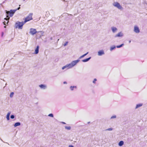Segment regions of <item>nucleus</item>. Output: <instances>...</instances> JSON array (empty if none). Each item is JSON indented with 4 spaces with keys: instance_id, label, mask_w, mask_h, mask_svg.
<instances>
[{
    "instance_id": "f257e3e1",
    "label": "nucleus",
    "mask_w": 147,
    "mask_h": 147,
    "mask_svg": "<svg viewBox=\"0 0 147 147\" xmlns=\"http://www.w3.org/2000/svg\"><path fill=\"white\" fill-rule=\"evenodd\" d=\"M30 33L32 35H34L36 33L37 36H39L41 37L43 36V32L42 31L37 32L36 29L31 28L30 30Z\"/></svg>"
},
{
    "instance_id": "f03ea898",
    "label": "nucleus",
    "mask_w": 147,
    "mask_h": 147,
    "mask_svg": "<svg viewBox=\"0 0 147 147\" xmlns=\"http://www.w3.org/2000/svg\"><path fill=\"white\" fill-rule=\"evenodd\" d=\"M16 10H11L10 11H7L6 10V13L7 14L6 18H5V20L7 21V23L8 22V20L9 19L10 17H12L13 16L14 13H15Z\"/></svg>"
},
{
    "instance_id": "7ed1b4c3",
    "label": "nucleus",
    "mask_w": 147,
    "mask_h": 147,
    "mask_svg": "<svg viewBox=\"0 0 147 147\" xmlns=\"http://www.w3.org/2000/svg\"><path fill=\"white\" fill-rule=\"evenodd\" d=\"M25 24V23L24 22H17L15 23V28H18L20 29H22V28L23 25Z\"/></svg>"
},
{
    "instance_id": "20e7f679",
    "label": "nucleus",
    "mask_w": 147,
    "mask_h": 147,
    "mask_svg": "<svg viewBox=\"0 0 147 147\" xmlns=\"http://www.w3.org/2000/svg\"><path fill=\"white\" fill-rule=\"evenodd\" d=\"M32 19V14H30L28 16L26 17L25 18V20L24 22L25 23L29 21Z\"/></svg>"
},
{
    "instance_id": "39448f33",
    "label": "nucleus",
    "mask_w": 147,
    "mask_h": 147,
    "mask_svg": "<svg viewBox=\"0 0 147 147\" xmlns=\"http://www.w3.org/2000/svg\"><path fill=\"white\" fill-rule=\"evenodd\" d=\"M80 61V59H78L76 60L73 61L69 63L71 68L75 65Z\"/></svg>"
},
{
    "instance_id": "423d86ee",
    "label": "nucleus",
    "mask_w": 147,
    "mask_h": 147,
    "mask_svg": "<svg viewBox=\"0 0 147 147\" xmlns=\"http://www.w3.org/2000/svg\"><path fill=\"white\" fill-rule=\"evenodd\" d=\"M71 68V67L70 66V65L69 64H67L63 66L62 67V69L63 70V69H66V70H67V69H70Z\"/></svg>"
},
{
    "instance_id": "0eeeda50",
    "label": "nucleus",
    "mask_w": 147,
    "mask_h": 147,
    "mask_svg": "<svg viewBox=\"0 0 147 147\" xmlns=\"http://www.w3.org/2000/svg\"><path fill=\"white\" fill-rule=\"evenodd\" d=\"M114 6L117 7L118 9H121L122 8V7L120 5V4L118 3H115L113 4Z\"/></svg>"
},
{
    "instance_id": "6e6552de",
    "label": "nucleus",
    "mask_w": 147,
    "mask_h": 147,
    "mask_svg": "<svg viewBox=\"0 0 147 147\" xmlns=\"http://www.w3.org/2000/svg\"><path fill=\"white\" fill-rule=\"evenodd\" d=\"M104 54L105 52L103 50H100L98 52V55L99 56H101Z\"/></svg>"
},
{
    "instance_id": "1a4fd4ad",
    "label": "nucleus",
    "mask_w": 147,
    "mask_h": 147,
    "mask_svg": "<svg viewBox=\"0 0 147 147\" xmlns=\"http://www.w3.org/2000/svg\"><path fill=\"white\" fill-rule=\"evenodd\" d=\"M39 46L38 45L36 46V48L35 49V51L34 53V54H37L38 53L39 50Z\"/></svg>"
},
{
    "instance_id": "9d476101",
    "label": "nucleus",
    "mask_w": 147,
    "mask_h": 147,
    "mask_svg": "<svg viewBox=\"0 0 147 147\" xmlns=\"http://www.w3.org/2000/svg\"><path fill=\"white\" fill-rule=\"evenodd\" d=\"M134 31L137 33H138L140 32V30L139 28L137 26H135L134 27Z\"/></svg>"
},
{
    "instance_id": "9b49d317",
    "label": "nucleus",
    "mask_w": 147,
    "mask_h": 147,
    "mask_svg": "<svg viewBox=\"0 0 147 147\" xmlns=\"http://www.w3.org/2000/svg\"><path fill=\"white\" fill-rule=\"evenodd\" d=\"M40 88L42 89H45L47 88V86L46 85L44 84H41L39 85Z\"/></svg>"
},
{
    "instance_id": "f8f14e48",
    "label": "nucleus",
    "mask_w": 147,
    "mask_h": 147,
    "mask_svg": "<svg viewBox=\"0 0 147 147\" xmlns=\"http://www.w3.org/2000/svg\"><path fill=\"white\" fill-rule=\"evenodd\" d=\"M91 58V57H90L87 58L85 59L82 60V61L83 62H86L88 61Z\"/></svg>"
},
{
    "instance_id": "ddd939ff",
    "label": "nucleus",
    "mask_w": 147,
    "mask_h": 147,
    "mask_svg": "<svg viewBox=\"0 0 147 147\" xmlns=\"http://www.w3.org/2000/svg\"><path fill=\"white\" fill-rule=\"evenodd\" d=\"M143 105L142 103H139L137 104L136 105V107L135 108L136 109H137L138 108L141 107Z\"/></svg>"
},
{
    "instance_id": "4468645a",
    "label": "nucleus",
    "mask_w": 147,
    "mask_h": 147,
    "mask_svg": "<svg viewBox=\"0 0 147 147\" xmlns=\"http://www.w3.org/2000/svg\"><path fill=\"white\" fill-rule=\"evenodd\" d=\"M21 125V123L20 122H17L14 125V127H16L18 126H20Z\"/></svg>"
},
{
    "instance_id": "2eb2a0df",
    "label": "nucleus",
    "mask_w": 147,
    "mask_h": 147,
    "mask_svg": "<svg viewBox=\"0 0 147 147\" xmlns=\"http://www.w3.org/2000/svg\"><path fill=\"white\" fill-rule=\"evenodd\" d=\"M77 88V86H71L70 87V89L71 91H73L74 90V89Z\"/></svg>"
},
{
    "instance_id": "dca6fc26",
    "label": "nucleus",
    "mask_w": 147,
    "mask_h": 147,
    "mask_svg": "<svg viewBox=\"0 0 147 147\" xmlns=\"http://www.w3.org/2000/svg\"><path fill=\"white\" fill-rule=\"evenodd\" d=\"M123 144H124V142L123 141H120L118 143L119 146H122Z\"/></svg>"
},
{
    "instance_id": "f3484780",
    "label": "nucleus",
    "mask_w": 147,
    "mask_h": 147,
    "mask_svg": "<svg viewBox=\"0 0 147 147\" xmlns=\"http://www.w3.org/2000/svg\"><path fill=\"white\" fill-rule=\"evenodd\" d=\"M88 52H87V53H86L85 54L81 56L80 57H79V59H81L82 58H83L85 56H86V55L88 54Z\"/></svg>"
},
{
    "instance_id": "a211bd4d",
    "label": "nucleus",
    "mask_w": 147,
    "mask_h": 147,
    "mask_svg": "<svg viewBox=\"0 0 147 147\" xmlns=\"http://www.w3.org/2000/svg\"><path fill=\"white\" fill-rule=\"evenodd\" d=\"M116 47L115 45H113L111 46L110 47V50L111 51H112L113 50L115 49L116 48Z\"/></svg>"
},
{
    "instance_id": "6ab92c4d",
    "label": "nucleus",
    "mask_w": 147,
    "mask_h": 147,
    "mask_svg": "<svg viewBox=\"0 0 147 147\" xmlns=\"http://www.w3.org/2000/svg\"><path fill=\"white\" fill-rule=\"evenodd\" d=\"M123 35V34L121 32H120L117 35V36L118 37H121Z\"/></svg>"
},
{
    "instance_id": "aec40b11",
    "label": "nucleus",
    "mask_w": 147,
    "mask_h": 147,
    "mask_svg": "<svg viewBox=\"0 0 147 147\" xmlns=\"http://www.w3.org/2000/svg\"><path fill=\"white\" fill-rule=\"evenodd\" d=\"M112 30L113 32H115L117 30V29L115 27H113L112 28Z\"/></svg>"
},
{
    "instance_id": "412c9836",
    "label": "nucleus",
    "mask_w": 147,
    "mask_h": 147,
    "mask_svg": "<svg viewBox=\"0 0 147 147\" xmlns=\"http://www.w3.org/2000/svg\"><path fill=\"white\" fill-rule=\"evenodd\" d=\"M124 45V44H122L120 45H117L116 46V47L117 48H120L122 47Z\"/></svg>"
},
{
    "instance_id": "4be33fe9",
    "label": "nucleus",
    "mask_w": 147,
    "mask_h": 147,
    "mask_svg": "<svg viewBox=\"0 0 147 147\" xmlns=\"http://www.w3.org/2000/svg\"><path fill=\"white\" fill-rule=\"evenodd\" d=\"M65 127L66 129H67L68 130H69L71 129V127L70 126H65Z\"/></svg>"
},
{
    "instance_id": "5701e85b",
    "label": "nucleus",
    "mask_w": 147,
    "mask_h": 147,
    "mask_svg": "<svg viewBox=\"0 0 147 147\" xmlns=\"http://www.w3.org/2000/svg\"><path fill=\"white\" fill-rule=\"evenodd\" d=\"M116 117L117 116L115 115H114L111 117L110 119H115L116 118Z\"/></svg>"
},
{
    "instance_id": "b1692460",
    "label": "nucleus",
    "mask_w": 147,
    "mask_h": 147,
    "mask_svg": "<svg viewBox=\"0 0 147 147\" xmlns=\"http://www.w3.org/2000/svg\"><path fill=\"white\" fill-rule=\"evenodd\" d=\"M97 80L96 78H94L93 81L92 82L94 84L96 83V82L97 81Z\"/></svg>"
},
{
    "instance_id": "393cba45",
    "label": "nucleus",
    "mask_w": 147,
    "mask_h": 147,
    "mask_svg": "<svg viewBox=\"0 0 147 147\" xmlns=\"http://www.w3.org/2000/svg\"><path fill=\"white\" fill-rule=\"evenodd\" d=\"M113 129L112 128H108L107 129H105V131H112Z\"/></svg>"
},
{
    "instance_id": "a878e982",
    "label": "nucleus",
    "mask_w": 147,
    "mask_h": 147,
    "mask_svg": "<svg viewBox=\"0 0 147 147\" xmlns=\"http://www.w3.org/2000/svg\"><path fill=\"white\" fill-rule=\"evenodd\" d=\"M48 116H49V117H54L52 113L49 114L48 115Z\"/></svg>"
},
{
    "instance_id": "bb28decb",
    "label": "nucleus",
    "mask_w": 147,
    "mask_h": 147,
    "mask_svg": "<svg viewBox=\"0 0 147 147\" xmlns=\"http://www.w3.org/2000/svg\"><path fill=\"white\" fill-rule=\"evenodd\" d=\"M13 94H14V92H11L10 94V97L11 98L12 97H13Z\"/></svg>"
},
{
    "instance_id": "cd10ccee",
    "label": "nucleus",
    "mask_w": 147,
    "mask_h": 147,
    "mask_svg": "<svg viewBox=\"0 0 147 147\" xmlns=\"http://www.w3.org/2000/svg\"><path fill=\"white\" fill-rule=\"evenodd\" d=\"M15 117V116L13 115H12L10 116V118L11 119H13Z\"/></svg>"
},
{
    "instance_id": "c85d7f7f",
    "label": "nucleus",
    "mask_w": 147,
    "mask_h": 147,
    "mask_svg": "<svg viewBox=\"0 0 147 147\" xmlns=\"http://www.w3.org/2000/svg\"><path fill=\"white\" fill-rule=\"evenodd\" d=\"M6 119L7 120H9L10 119L9 116L6 115Z\"/></svg>"
},
{
    "instance_id": "c756f323",
    "label": "nucleus",
    "mask_w": 147,
    "mask_h": 147,
    "mask_svg": "<svg viewBox=\"0 0 147 147\" xmlns=\"http://www.w3.org/2000/svg\"><path fill=\"white\" fill-rule=\"evenodd\" d=\"M68 43V42L67 41L65 42L63 44V46H65L67 45Z\"/></svg>"
},
{
    "instance_id": "7c9ffc66",
    "label": "nucleus",
    "mask_w": 147,
    "mask_h": 147,
    "mask_svg": "<svg viewBox=\"0 0 147 147\" xmlns=\"http://www.w3.org/2000/svg\"><path fill=\"white\" fill-rule=\"evenodd\" d=\"M11 113V112H10H10H8L7 113V115H8V116H10V114Z\"/></svg>"
},
{
    "instance_id": "2f4dec72",
    "label": "nucleus",
    "mask_w": 147,
    "mask_h": 147,
    "mask_svg": "<svg viewBox=\"0 0 147 147\" xmlns=\"http://www.w3.org/2000/svg\"><path fill=\"white\" fill-rule=\"evenodd\" d=\"M12 39H13V38H11V39H10V40H8V42L11 41L12 40Z\"/></svg>"
},
{
    "instance_id": "473e14b6",
    "label": "nucleus",
    "mask_w": 147,
    "mask_h": 147,
    "mask_svg": "<svg viewBox=\"0 0 147 147\" xmlns=\"http://www.w3.org/2000/svg\"><path fill=\"white\" fill-rule=\"evenodd\" d=\"M61 123L63 124H66V123L64 122H61Z\"/></svg>"
},
{
    "instance_id": "72a5a7b5",
    "label": "nucleus",
    "mask_w": 147,
    "mask_h": 147,
    "mask_svg": "<svg viewBox=\"0 0 147 147\" xmlns=\"http://www.w3.org/2000/svg\"><path fill=\"white\" fill-rule=\"evenodd\" d=\"M69 147H74V146L72 145H70L69 146Z\"/></svg>"
},
{
    "instance_id": "f704fd0d",
    "label": "nucleus",
    "mask_w": 147,
    "mask_h": 147,
    "mask_svg": "<svg viewBox=\"0 0 147 147\" xmlns=\"http://www.w3.org/2000/svg\"><path fill=\"white\" fill-rule=\"evenodd\" d=\"M63 83L64 84H67V82H66L65 81V82H63Z\"/></svg>"
},
{
    "instance_id": "c9c22d12",
    "label": "nucleus",
    "mask_w": 147,
    "mask_h": 147,
    "mask_svg": "<svg viewBox=\"0 0 147 147\" xmlns=\"http://www.w3.org/2000/svg\"><path fill=\"white\" fill-rule=\"evenodd\" d=\"M0 140L2 141L3 142H3V140L1 138H0Z\"/></svg>"
},
{
    "instance_id": "e433bc0d",
    "label": "nucleus",
    "mask_w": 147,
    "mask_h": 147,
    "mask_svg": "<svg viewBox=\"0 0 147 147\" xmlns=\"http://www.w3.org/2000/svg\"><path fill=\"white\" fill-rule=\"evenodd\" d=\"M20 9V7H18V8L17 9H16V10H19V9Z\"/></svg>"
},
{
    "instance_id": "4c0bfd02",
    "label": "nucleus",
    "mask_w": 147,
    "mask_h": 147,
    "mask_svg": "<svg viewBox=\"0 0 147 147\" xmlns=\"http://www.w3.org/2000/svg\"><path fill=\"white\" fill-rule=\"evenodd\" d=\"M131 42V40H129V43H130V42Z\"/></svg>"
},
{
    "instance_id": "58836bf2",
    "label": "nucleus",
    "mask_w": 147,
    "mask_h": 147,
    "mask_svg": "<svg viewBox=\"0 0 147 147\" xmlns=\"http://www.w3.org/2000/svg\"><path fill=\"white\" fill-rule=\"evenodd\" d=\"M50 40H52V37H51V38H50Z\"/></svg>"
},
{
    "instance_id": "ea45409f",
    "label": "nucleus",
    "mask_w": 147,
    "mask_h": 147,
    "mask_svg": "<svg viewBox=\"0 0 147 147\" xmlns=\"http://www.w3.org/2000/svg\"><path fill=\"white\" fill-rule=\"evenodd\" d=\"M5 22H3V23H4V24L5 25Z\"/></svg>"
},
{
    "instance_id": "a19ab883",
    "label": "nucleus",
    "mask_w": 147,
    "mask_h": 147,
    "mask_svg": "<svg viewBox=\"0 0 147 147\" xmlns=\"http://www.w3.org/2000/svg\"><path fill=\"white\" fill-rule=\"evenodd\" d=\"M47 41V40H45L44 42H46Z\"/></svg>"
},
{
    "instance_id": "79ce46f5",
    "label": "nucleus",
    "mask_w": 147,
    "mask_h": 147,
    "mask_svg": "<svg viewBox=\"0 0 147 147\" xmlns=\"http://www.w3.org/2000/svg\"><path fill=\"white\" fill-rule=\"evenodd\" d=\"M7 85V83H6V84H5V86H6V85Z\"/></svg>"
},
{
    "instance_id": "37998d69",
    "label": "nucleus",
    "mask_w": 147,
    "mask_h": 147,
    "mask_svg": "<svg viewBox=\"0 0 147 147\" xmlns=\"http://www.w3.org/2000/svg\"><path fill=\"white\" fill-rule=\"evenodd\" d=\"M90 123V122H88V123Z\"/></svg>"
},
{
    "instance_id": "c03bdc74",
    "label": "nucleus",
    "mask_w": 147,
    "mask_h": 147,
    "mask_svg": "<svg viewBox=\"0 0 147 147\" xmlns=\"http://www.w3.org/2000/svg\"><path fill=\"white\" fill-rule=\"evenodd\" d=\"M2 34H2V36H3V33H2Z\"/></svg>"
}]
</instances>
